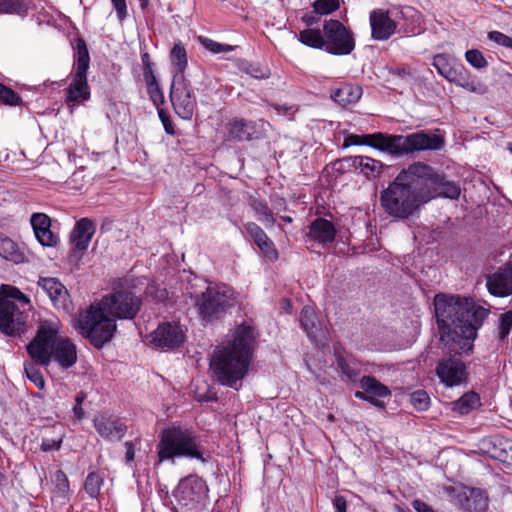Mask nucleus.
Here are the masks:
<instances>
[{
  "mask_svg": "<svg viewBox=\"0 0 512 512\" xmlns=\"http://www.w3.org/2000/svg\"><path fill=\"white\" fill-rule=\"evenodd\" d=\"M434 306L440 342L450 355L438 361L436 375L448 388L466 384L469 376L467 366L456 355L472 352L477 331L487 318L488 310L472 299L441 293L435 296Z\"/></svg>",
  "mask_w": 512,
  "mask_h": 512,
  "instance_id": "obj_1",
  "label": "nucleus"
},
{
  "mask_svg": "<svg viewBox=\"0 0 512 512\" xmlns=\"http://www.w3.org/2000/svg\"><path fill=\"white\" fill-rule=\"evenodd\" d=\"M432 176V167L423 162H414L402 169L380 193L385 213L401 220L413 216L428 202L427 181Z\"/></svg>",
  "mask_w": 512,
  "mask_h": 512,
  "instance_id": "obj_2",
  "label": "nucleus"
},
{
  "mask_svg": "<svg viewBox=\"0 0 512 512\" xmlns=\"http://www.w3.org/2000/svg\"><path fill=\"white\" fill-rule=\"evenodd\" d=\"M254 329L249 325L238 326L233 339L217 346L210 359V370L216 381L238 390L252 360Z\"/></svg>",
  "mask_w": 512,
  "mask_h": 512,
  "instance_id": "obj_3",
  "label": "nucleus"
},
{
  "mask_svg": "<svg viewBox=\"0 0 512 512\" xmlns=\"http://www.w3.org/2000/svg\"><path fill=\"white\" fill-rule=\"evenodd\" d=\"M298 40L305 46L335 56L350 55L356 46L353 31L336 19L325 20L322 30L307 28L300 31Z\"/></svg>",
  "mask_w": 512,
  "mask_h": 512,
  "instance_id": "obj_4",
  "label": "nucleus"
},
{
  "mask_svg": "<svg viewBox=\"0 0 512 512\" xmlns=\"http://www.w3.org/2000/svg\"><path fill=\"white\" fill-rule=\"evenodd\" d=\"M159 438L157 455L160 462H174L175 458L182 457L205 461L204 447L193 429L172 425L163 429Z\"/></svg>",
  "mask_w": 512,
  "mask_h": 512,
  "instance_id": "obj_5",
  "label": "nucleus"
},
{
  "mask_svg": "<svg viewBox=\"0 0 512 512\" xmlns=\"http://www.w3.org/2000/svg\"><path fill=\"white\" fill-rule=\"evenodd\" d=\"M105 309L99 301L80 311L76 318L75 328L97 349L112 340L117 327Z\"/></svg>",
  "mask_w": 512,
  "mask_h": 512,
  "instance_id": "obj_6",
  "label": "nucleus"
},
{
  "mask_svg": "<svg viewBox=\"0 0 512 512\" xmlns=\"http://www.w3.org/2000/svg\"><path fill=\"white\" fill-rule=\"evenodd\" d=\"M200 317L207 322L222 318L234 304V291L225 284H207L200 294H191Z\"/></svg>",
  "mask_w": 512,
  "mask_h": 512,
  "instance_id": "obj_7",
  "label": "nucleus"
},
{
  "mask_svg": "<svg viewBox=\"0 0 512 512\" xmlns=\"http://www.w3.org/2000/svg\"><path fill=\"white\" fill-rule=\"evenodd\" d=\"M59 334L57 320L40 321L34 338L26 345V351L36 364L47 367L52 361V352Z\"/></svg>",
  "mask_w": 512,
  "mask_h": 512,
  "instance_id": "obj_8",
  "label": "nucleus"
},
{
  "mask_svg": "<svg viewBox=\"0 0 512 512\" xmlns=\"http://www.w3.org/2000/svg\"><path fill=\"white\" fill-rule=\"evenodd\" d=\"M75 73L71 83L66 89V101L78 102L90 98V89L87 82V71L90 56L87 44L83 38H78L75 45Z\"/></svg>",
  "mask_w": 512,
  "mask_h": 512,
  "instance_id": "obj_9",
  "label": "nucleus"
},
{
  "mask_svg": "<svg viewBox=\"0 0 512 512\" xmlns=\"http://www.w3.org/2000/svg\"><path fill=\"white\" fill-rule=\"evenodd\" d=\"M101 306L106 308L108 314L115 320L133 319L140 310L141 300L132 292L116 291L104 296Z\"/></svg>",
  "mask_w": 512,
  "mask_h": 512,
  "instance_id": "obj_10",
  "label": "nucleus"
},
{
  "mask_svg": "<svg viewBox=\"0 0 512 512\" xmlns=\"http://www.w3.org/2000/svg\"><path fill=\"white\" fill-rule=\"evenodd\" d=\"M169 96L175 113L184 120H191L197 101L187 78L172 79Z\"/></svg>",
  "mask_w": 512,
  "mask_h": 512,
  "instance_id": "obj_11",
  "label": "nucleus"
},
{
  "mask_svg": "<svg viewBox=\"0 0 512 512\" xmlns=\"http://www.w3.org/2000/svg\"><path fill=\"white\" fill-rule=\"evenodd\" d=\"M205 489V483L201 478L188 476L179 482L173 495L178 506L184 512H194L198 509V504Z\"/></svg>",
  "mask_w": 512,
  "mask_h": 512,
  "instance_id": "obj_12",
  "label": "nucleus"
},
{
  "mask_svg": "<svg viewBox=\"0 0 512 512\" xmlns=\"http://www.w3.org/2000/svg\"><path fill=\"white\" fill-rule=\"evenodd\" d=\"M435 132L418 131L408 135H402L401 156L413 154L420 151H437L445 145V139L442 135Z\"/></svg>",
  "mask_w": 512,
  "mask_h": 512,
  "instance_id": "obj_13",
  "label": "nucleus"
},
{
  "mask_svg": "<svg viewBox=\"0 0 512 512\" xmlns=\"http://www.w3.org/2000/svg\"><path fill=\"white\" fill-rule=\"evenodd\" d=\"M25 309L17 303L0 302V332L9 337L23 334L27 321Z\"/></svg>",
  "mask_w": 512,
  "mask_h": 512,
  "instance_id": "obj_14",
  "label": "nucleus"
},
{
  "mask_svg": "<svg viewBox=\"0 0 512 512\" xmlns=\"http://www.w3.org/2000/svg\"><path fill=\"white\" fill-rule=\"evenodd\" d=\"M186 338L180 323L163 322L151 333V343L158 348L173 350L181 346Z\"/></svg>",
  "mask_w": 512,
  "mask_h": 512,
  "instance_id": "obj_15",
  "label": "nucleus"
},
{
  "mask_svg": "<svg viewBox=\"0 0 512 512\" xmlns=\"http://www.w3.org/2000/svg\"><path fill=\"white\" fill-rule=\"evenodd\" d=\"M95 231V223L89 218H81L76 222L70 236L73 245L68 256L70 263H77L80 260L83 253L88 249Z\"/></svg>",
  "mask_w": 512,
  "mask_h": 512,
  "instance_id": "obj_16",
  "label": "nucleus"
},
{
  "mask_svg": "<svg viewBox=\"0 0 512 512\" xmlns=\"http://www.w3.org/2000/svg\"><path fill=\"white\" fill-rule=\"evenodd\" d=\"M452 493L458 507L463 511L484 512L488 506V497L484 490L467 486L453 487Z\"/></svg>",
  "mask_w": 512,
  "mask_h": 512,
  "instance_id": "obj_17",
  "label": "nucleus"
},
{
  "mask_svg": "<svg viewBox=\"0 0 512 512\" xmlns=\"http://www.w3.org/2000/svg\"><path fill=\"white\" fill-rule=\"evenodd\" d=\"M93 425L97 433L108 441H120L127 431V426L119 418L105 413L96 415Z\"/></svg>",
  "mask_w": 512,
  "mask_h": 512,
  "instance_id": "obj_18",
  "label": "nucleus"
},
{
  "mask_svg": "<svg viewBox=\"0 0 512 512\" xmlns=\"http://www.w3.org/2000/svg\"><path fill=\"white\" fill-rule=\"evenodd\" d=\"M336 235L335 225L325 218L318 217L309 224L305 238L307 242L312 241L322 248H326L334 243Z\"/></svg>",
  "mask_w": 512,
  "mask_h": 512,
  "instance_id": "obj_19",
  "label": "nucleus"
},
{
  "mask_svg": "<svg viewBox=\"0 0 512 512\" xmlns=\"http://www.w3.org/2000/svg\"><path fill=\"white\" fill-rule=\"evenodd\" d=\"M38 286L48 295L54 307L69 311L71 308L70 295L67 288L54 277H40Z\"/></svg>",
  "mask_w": 512,
  "mask_h": 512,
  "instance_id": "obj_20",
  "label": "nucleus"
},
{
  "mask_svg": "<svg viewBox=\"0 0 512 512\" xmlns=\"http://www.w3.org/2000/svg\"><path fill=\"white\" fill-rule=\"evenodd\" d=\"M369 22L371 37L377 41L388 40L397 31L396 24L391 19L388 10L374 9L370 12Z\"/></svg>",
  "mask_w": 512,
  "mask_h": 512,
  "instance_id": "obj_21",
  "label": "nucleus"
},
{
  "mask_svg": "<svg viewBox=\"0 0 512 512\" xmlns=\"http://www.w3.org/2000/svg\"><path fill=\"white\" fill-rule=\"evenodd\" d=\"M341 162L349 169L359 171L368 180L378 178L386 168L382 161L363 155L344 157Z\"/></svg>",
  "mask_w": 512,
  "mask_h": 512,
  "instance_id": "obj_22",
  "label": "nucleus"
},
{
  "mask_svg": "<svg viewBox=\"0 0 512 512\" xmlns=\"http://www.w3.org/2000/svg\"><path fill=\"white\" fill-rule=\"evenodd\" d=\"M226 140L231 142H243L253 139L256 133V125L252 120L233 117L226 126Z\"/></svg>",
  "mask_w": 512,
  "mask_h": 512,
  "instance_id": "obj_23",
  "label": "nucleus"
},
{
  "mask_svg": "<svg viewBox=\"0 0 512 512\" xmlns=\"http://www.w3.org/2000/svg\"><path fill=\"white\" fill-rule=\"evenodd\" d=\"M31 226L38 242L42 246L54 247L59 238L51 230V219L44 213H34L30 218Z\"/></svg>",
  "mask_w": 512,
  "mask_h": 512,
  "instance_id": "obj_24",
  "label": "nucleus"
},
{
  "mask_svg": "<svg viewBox=\"0 0 512 512\" xmlns=\"http://www.w3.org/2000/svg\"><path fill=\"white\" fill-rule=\"evenodd\" d=\"M488 291L498 297L512 294V263L487 277Z\"/></svg>",
  "mask_w": 512,
  "mask_h": 512,
  "instance_id": "obj_25",
  "label": "nucleus"
},
{
  "mask_svg": "<svg viewBox=\"0 0 512 512\" xmlns=\"http://www.w3.org/2000/svg\"><path fill=\"white\" fill-rule=\"evenodd\" d=\"M52 360L63 369L71 368L77 362L76 345L68 338L58 337L53 348Z\"/></svg>",
  "mask_w": 512,
  "mask_h": 512,
  "instance_id": "obj_26",
  "label": "nucleus"
},
{
  "mask_svg": "<svg viewBox=\"0 0 512 512\" xmlns=\"http://www.w3.org/2000/svg\"><path fill=\"white\" fill-rule=\"evenodd\" d=\"M244 228L265 257L270 261L278 259V251L275 248L273 241L258 224L254 222H247L244 224Z\"/></svg>",
  "mask_w": 512,
  "mask_h": 512,
  "instance_id": "obj_27",
  "label": "nucleus"
},
{
  "mask_svg": "<svg viewBox=\"0 0 512 512\" xmlns=\"http://www.w3.org/2000/svg\"><path fill=\"white\" fill-rule=\"evenodd\" d=\"M432 174V179L427 181L428 201L432 198V192L436 190L445 198L457 199L460 196L461 189L458 183L446 180L445 176L438 173L433 167Z\"/></svg>",
  "mask_w": 512,
  "mask_h": 512,
  "instance_id": "obj_28",
  "label": "nucleus"
},
{
  "mask_svg": "<svg viewBox=\"0 0 512 512\" xmlns=\"http://www.w3.org/2000/svg\"><path fill=\"white\" fill-rule=\"evenodd\" d=\"M336 371L342 380L355 382L360 374V368L355 358L340 349L334 350Z\"/></svg>",
  "mask_w": 512,
  "mask_h": 512,
  "instance_id": "obj_29",
  "label": "nucleus"
},
{
  "mask_svg": "<svg viewBox=\"0 0 512 512\" xmlns=\"http://www.w3.org/2000/svg\"><path fill=\"white\" fill-rule=\"evenodd\" d=\"M391 19L396 24L398 32L404 34L415 33L413 25L414 19L417 16V11L411 6L392 7L388 9Z\"/></svg>",
  "mask_w": 512,
  "mask_h": 512,
  "instance_id": "obj_30",
  "label": "nucleus"
},
{
  "mask_svg": "<svg viewBox=\"0 0 512 512\" xmlns=\"http://www.w3.org/2000/svg\"><path fill=\"white\" fill-rule=\"evenodd\" d=\"M401 141L402 135L375 132L371 148L388 153L393 157H399L401 156Z\"/></svg>",
  "mask_w": 512,
  "mask_h": 512,
  "instance_id": "obj_31",
  "label": "nucleus"
},
{
  "mask_svg": "<svg viewBox=\"0 0 512 512\" xmlns=\"http://www.w3.org/2000/svg\"><path fill=\"white\" fill-rule=\"evenodd\" d=\"M169 60L171 63L172 79L186 78L185 71L188 67L187 51L181 41L174 42V45L169 53Z\"/></svg>",
  "mask_w": 512,
  "mask_h": 512,
  "instance_id": "obj_32",
  "label": "nucleus"
},
{
  "mask_svg": "<svg viewBox=\"0 0 512 512\" xmlns=\"http://www.w3.org/2000/svg\"><path fill=\"white\" fill-rule=\"evenodd\" d=\"M361 95L362 88L352 84H344L331 92V98L343 107L356 103Z\"/></svg>",
  "mask_w": 512,
  "mask_h": 512,
  "instance_id": "obj_33",
  "label": "nucleus"
},
{
  "mask_svg": "<svg viewBox=\"0 0 512 512\" xmlns=\"http://www.w3.org/2000/svg\"><path fill=\"white\" fill-rule=\"evenodd\" d=\"M300 324L307 336L316 340L321 332V323L313 308L309 306L303 307L300 314Z\"/></svg>",
  "mask_w": 512,
  "mask_h": 512,
  "instance_id": "obj_34",
  "label": "nucleus"
},
{
  "mask_svg": "<svg viewBox=\"0 0 512 512\" xmlns=\"http://www.w3.org/2000/svg\"><path fill=\"white\" fill-rule=\"evenodd\" d=\"M249 204L253 209L256 218L266 227L270 228L276 224V218L272 209L269 208L267 202L257 197L250 196Z\"/></svg>",
  "mask_w": 512,
  "mask_h": 512,
  "instance_id": "obj_35",
  "label": "nucleus"
},
{
  "mask_svg": "<svg viewBox=\"0 0 512 512\" xmlns=\"http://www.w3.org/2000/svg\"><path fill=\"white\" fill-rule=\"evenodd\" d=\"M433 66L441 76L450 82H457L458 85L465 87L464 83L457 81V72L451 66L450 59L446 54L435 55L433 58Z\"/></svg>",
  "mask_w": 512,
  "mask_h": 512,
  "instance_id": "obj_36",
  "label": "nucleus"
},
{
  "mask_svg": "<svg viewBox=\"0 0 512 512\" xmlns=\"http://www.w3.org/2000/svg\"><path fill=\"white\" fill-rule=\"evenodd\" d=\"M0 256L17 264L25 260L24 253L21 252L17 244L8 237L0 238Z\"/></svg>",
  "mask_w": 512,
  "mask_h": 512,
  "instance_id": "obj_37",
  "label": "nucleus"
},
{
  "mask_svg": "<svg viewBox=\"0 0 512 512\" xmlns=\"http://www.w3.org/2000/svg\"><path fill=\"white\" fill-rule=\"evenodd\" d=\"M360 385L372 397L385 398L391 396L390 389L373 376H363L360 379Z\"/></svg>",
  "mask_w": 512,
  "mask_h": 512,
  "instance_id": "obj_38",
  "label": "nucleus"
},
{
  "mask_svg": "<svg viewBox=\"0 0 512 512\" xmlns=\"http://www.w3.org/2000/svg\"><path fill=\"white\" fill-rule=\"evenodd\" d=\"M32 4V0H0V14H16L24 17Z\"/></svg>",
  "mask_w": 512,
  "mask_h": 512,
  "instance_id": "obj_39",
  "label": "nucleus"
},
{
  "mask_svg": "<svg viewBox=\"0 0 512 512\" xmlns=\"http://www.w3.org/2000/svg\"><path fill=\"white\" fill-rule=\"evenodd\" d=\"M20 305V307L26 308L29 306L28 297L23 294L18 288L2 284L0 286V302H10L16 303Z\"/></svg>",
  "mask_w": 512,
  "mask_h": 512,
  "instance_id": "obj_40",
  "label": "nucleus"
},
{
  "mask_svg": "<svg viewBox=\"0 0 512 512\" xmlns=\"http://www.w3.org/2000/svg\"><path fill=\"white\" fill-rule=\"evenodd\" d=\"M481 406V399L476 392H467L454 402V410L465 415Z\"/></svg>",
  "mask_w": 512,
  "mask_h": 512,
  "instance_id": "obj_41",
  "label": "nucleus"
},
{
  "mask_svg": "<svg viewBox=\"0 0 512 512\" xmlns=\"http://www.w3.org/2000/svg\"><path fill=\"white\" fill-rule=\"evenodd\" d=\"M103 484L104 479L99 473L90 472L85 479L84 490L91 498L96 499Z\"/></svg>",
  "mask_w": 512,
  "mask_h": 512,
  "instance_id": "obj_42",
  "label": "nucleus"
},
{
  "mask_svg": "<svg viewBox=\"0 0 512 512\" xmlns=\"http://www.w3.org/2000/svg\"><path fill=\"white\" fill-rule=\"evenodd\" d=\"M39 364H36L33 360L24 363V372L27 378L40 390L45 387V380L43 375L38 368Z\"/></svg>",
  "mask_w": 512,
  "mask_h": 512,
  "instance_id": "obj_43",
  "label": "nucleus"
},
{
  "mask_svg": "<svg viewBox=\"0 0 512 512\" xmlns=\"http://www.w3.org/2000/svg\"><path fill=\"white\" fill-rule=\"evenodd\" d=\"M52 484L54 485L55 492L61 496L65 497L69 490V480L67 475L61 469H58L54 472L51 477Z\"/></svg>",
  "mask_w": 512,
  "mask_h": 512,
  "instance_id": "obj_44",
  "label": "nucleus"
},
{
  "mask_svg": "<svg viewBox=\"0 0 512 512\" xmlns=\"http://www.w3.org/2000/svg\"><path fill=\"white\" fill-rule=\"evenodd\" d=\"M411 405L418 411H426L430 407L431 399L425 390H417L410 395Z\"/></svg>",
  "mask_w": 512,
  "mask_h": 512,
  "instance_id": "obj_45",
  "label": "nucleus"
},
{
  "mask_svg": "<svg viewBox=\"0 0 512 512\" xmlns=\"http://www.w3.org/2000/svg\"><path fill=\"white\" fill-rule=\"evenodd\" d=\"M22 102L20 95L10 87L0 83V104L17 106Z\"/></svg>",
  "mask_w": 512,
  "mask_h": 512,
  "instance_id": "obj_46",
  "label": "nucleus"
},
{
  "mask_svg": "<svg viewBox=\"0 0 512 512\" xmlns=\"http://www.w3.org/2000/svg\"><path fill=\"white\" fill-rule=\"evenodd\" d=\"M199 42L206 50L213 54L231 52L233 50V46L229 44H222L204 36L199 37Z\"/></svg>",
  "mask_w": 512,
  "mask_h": 512,
  "instance_id": "obj_47",
  "label": "nucleus"
},
{
  "mask_svg": "<svg viewBox=\"0 0 512 512\" xmlns=\"http://www.w3.org/2000/svg\"><path fill=\"white\" fill-rule=\"evenodd\" d=\"M340 7V0H316L312 4V8L316 9L320 15H329L338 10Z\"/></svg>",
  "mask_w": 512,
  "mask_h": 512,
  "instance_id": "obj_48",
  "label": "nucleus"
},
{
  "mask_svg": "<svg viewBox=\"0 0 512 512\" xmlns=\"http://www.w3.org/2000/svg\"><path fill=\"white\" fill-rule=\"evenodd\" d=\"M498 338L504 341L512 330V310L501 314L498 325Z\"/></svg>",
  "mask_w": 512,
  "mask_h": 512,
  "instance_id": "obj_49",
  "label": "nucleus"
},
{
  "mask_svg": "<svg viewBox=\"0 0 512 512\" xmlns=\"http://www.w3.org/2000/svg\"><path fill=\"white\" fill-rule=\"evenodd\" d=\"M466 61L476 69L487 67L488 63L483 54L477 49H471L465 53Z\"/></svg>",
  "mask_w": 512,
  "mask_h": 512,
  "instance_id": "obj_50",
  "label": "nucleus"
},
{
  "mask_svg": "<svg viewBox=\"0 0 512 512\" xmlns=\"http://www.w3.org/2000/svg\"><path fill=\"white\" fill-rule=\"evenodd\" d=\"M244 71L255 79H267L270 75V71L267 67L254 64H248Z\"/></svg>",
  "mask_w": 512,
  "mask_h": 512,
  "instance_id": "obj_51",
  "label": "nucleus"
},
{
  "mask_svg": "<svg viewBox=\"0 0 512 512\" xmlns=\"http://www.w3.org/2000/svg\"><path fill=\"white\" fill-rule=\"evenodd\" d=\"M499 445L502 447L501 451L495 457L502 462L512 463V440L504 439L499 440Z\"/></svg>",
  "mask_w": 512,
  "mask_h": 512,
  "instance_id": "obj_52",
  "label": "nucleus"
},
{
  "mask_svg": "<svg viewBox=\"0 0 512 512\" xmlns=\"http://www.w3.org/2000/svg\"><path fill=\"white\" fill-rule=\"evenodd\" d=\"M147 93L156 108L160 109V106L164 103V95L159 84L157 83L153 86H147Z\"/></svg>",
  "mask_w": 512,
  "mask_h": 512,
  "instance_id": "obj_53",
  "label": "nucleus"
},
{
  "mask_svg": "<svg viewBox=\"0 0 512 512\" xmlns=\"http://www.w3.org/2000/svg\"><path fill=\"white\" fill-rule=\"evenodd\" d=\"M488 39L497 43L500 46L511 48L512 47V37L499 32V31H490L488 33Z\"/></svg>",
  "mask_w": 512,
  "mask_h": 512,
  "instance_id": "obj_54",
  "label": "nucleus"
},
{
  "mask_svg": "<svg viewBox=\"0 0 512 512\" xmlns=\"http://www.w3.org/2000/svg\"><path fill=\"white\" fill-rule=\"evenodd\" d=\"M62 436L56 438H43L41 442V449L44 452H49L52 450H59L62 444Z\"/></svg>",
  "mask_w": 512,
  "mask_h": 512,
  "instance_id": "obj_55",
  "label": "nucleus"
},
{
  "mask_svg": "<svg viewBox=\"0 0 512 512\" xmlns=\"http://www.w3.org/2000/svg\"><path fill=\"white\" fill-rule=\"evenodd\" d=\"M157 110H158L159 119L161 120V122L163 124L165 132L169 135H174L175 130H174V126L170 120V116L161 108L157 109Z\"/></svg>",
  "mask_w": 512,
  "mask_h": 512,
  "instance_id": "obj_56",
  "label": "nucleus"
},
{
  "mask_svg": "<svg viewBox=\"0 0 512 512\" xmlns=\"http://www.w3.org/2000/svg\"><path fill=\"white\" fill-rule=\"evenodd\" d=\"M321 16L322 15H320V13H317L316 9L313 8L312 11L305 13L301 17V20L308 28H311L312 26L316 25L319 22Z\"/></svg>",
  "mask_w": 512,
  "mask_h": 512,
  "instance_id": "obj_57",
  "label": "nucleus"
},
{
  "mask_svg": "<svg viewBox=\"0 0 512 512\" xmlns=\"http://www.w3.org/2000/svg\"><path fill=\"white\" fill-rule=\"evenodd\" d=\"M111 2L115 8L118 19L123 21L127 16L126 0H111Z\"/></svg>",
  "mask_w": 512,
  "mask_h": 512,
  "instance_id": "obj_58",
  "label": "nucleus"
},
{
  "mask_svg": "<svg viewBox=\"0 0 512 512\" xmlns=\"http://www.w3.org/2000/svg\"><path fill=\"white\" fill-rule=\"evenodd\" d=\"M143 78L146 83V86H153L157 84V78L154 74V69L152 68H143Z\"/></svg>",
  "mask_w": 512,
  "mask_h": 512,
  "instance_id": "obj_59",
  "label": "nucleus"
},
{
  "mask_svg": "<svg viewBox=\"0 0 512 512\" xmlns=\"http://www.w3.org/2000/svg\"><path fill=\"white\" fill-rule=\"evenodd\" d=\"M350 146H361L360 135L358 134H347L343 141V148Z\"/></svg>",
  "mask_w": 512,
  "mask_h": 512,
  "instance_id": "obj_60",
  "label": "nucleus"
},
{
  "mask_svg": "<svg viewBox=\"0 0 512 512\" xmlns=\"http://www.w3.org/2000/svg\"><path fill=\"white\" fill-rule=\"evenodd\" d=\"M333 506L335 509V512H346V499L342 495H336L333 499Z\"/></svg>",
  "mask_w": 512,
  "mask_h": 512,
  "instance_id": "obj_61",
  "label": "nucleus"
},
{
  "mask_svg": "<svg viewBox=\"0 0 512 512\" xmlns=\"http://www.w3.org/2000/svg\"><path fill=\"white\" fill-rule=\"evenodd\" d=\"M124 446L126 449L125 460H126L127 464H130L131 462H133V460L135 458V447H134V444L130 441L125 442Z\"/></svg>",
  "mask_w": 512,
  "mask_h": 512,
  "instance_id": "obj_62",
  "label": "nucleus"
},
{
  "mask_svg": "<svg viewBox=\"0 0 512 512\" xmlns=\"http://www.w3.org/2000/svg\"><path fill=\"white\" fill-rule=\"evenodd\" d=\"M412 506L417 512H436L431 506L421 500H414Z\"/></svg>",
  "mask_w": 512,
  "mask_h": 512,
  "instance_id": "obj_63",
  "label": "nucleus"
},
{
  "mask_svg": "<svg viewBox=\"0 0 512 512\" xmlns=\"http://www.w3.org/2000/svg\"><path fill=\"white\" fill-rule=\"evenodd\" d=\"M275 109L279 114H284V115H292L296 112V109L294 108V106L276 105Z\"/></svg>",
  "mask_w": 512,
  "mask_h": 512,
  "instance_id": "obj_64",
  "label": "nucleus"
}]
</instances>
